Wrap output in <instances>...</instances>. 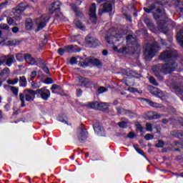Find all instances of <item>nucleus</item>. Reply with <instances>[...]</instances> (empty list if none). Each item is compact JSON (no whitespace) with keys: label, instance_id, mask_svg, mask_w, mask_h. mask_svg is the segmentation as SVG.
Here are the masks:
<instances>
[{"label":"nucleus","instance_id":"f257e3e1","mask_svg":"<svg viewBox=\"0 0 183 183\" xmlns=\"http://www.w3.org/2000/svg\"><path fill=\"white\" fill-rule=\"evenodd\" d=\"M177 66H178V64H177L176 62L167 63L164 64H159L152 67V71L155 76H157V78H159V76H161L159 72L164 74V75H167V74L174 72V71L177 69Z\"/></svg>","mask_w":183,"mask_h":183},{"label":"nucleus","instance_id":"f03ea898","mask_svg":"<svg viewBox=\"0 0 183 183\" xmlns=\"http://www.w3.org/2000/svg\"><path fill=\"white\" fill-rule=\"evenodd\" d=\"M161 47L158 45L157 41H154L152 44L148 43L146 44L144 51H143V56L146 61H151L154 56L159 52Z\"/></svg>","mask_w":183,"mask_h":183},{"label":"nucleus","instance_id":"7ed1b4c3","mask_svg":"<svg viewBox=\"0 0 183 183\" xmlns=\"http://www.w3.org/2000/svg\"><path fill=\"white\" fill-rule=\"evenodd\" d=\"M35 95H37L36 90L32 89H26L24 93L19 94V99L21 102V107H25V99L27 102H32L35 99Z\"/></svg>","mask_w":183,"mask_h":183},{"label":"nucleus","instance_id":"20e7f679","mask_svg":"<svg viewBox=\"0 0 183 183\" xmlns=\"http://www.w3.org/2000/svg\"><path fill=\"white\" fill-rule=\"evenodd\" d=\"M183 79L182 77L174 76L172 79L171 84V88L173 89L174 92L179 97V98H183Z\"/></svg>","mask_w":183,"mask_h":183},{"label":"nucleus","instance_id":"39448f33","mask_svg":"<svg viewBox=\"0 0 183 183\" xmlns=\"http://www.w3.org/2000/svg\"><path fill=\"white\" fill-rule=\"evenodd\" d=\"M169 1V0H159V1L152 3V4H150L149 8L144 7L143 9L144 12H147V14H151V12H152V11H155V9L157 14H164L165 10L159 9L158 6L167 5Z\"/></svg>","mask_w":183,"mask_h":183},{"label":"nucleus","instance_id":"423d86ee","mask_svg":"<svg viewBox=\"0 0 183 183\" xmlns=\"http://www.w3.org/2000/svg\"><path fill=\"white\" fill-rule=\"evenodd\" d=\"M177 56L178 52L176 50L170 49L162 52L159 56V59H160V61H164V62H169V61L175 59Z\"/></svg>","mask_w":183,"mask_h":183},{"label":"nucleus","instance_id":"0eeeda50","mask_svg":"<svg viewBox=\"0 0 183 183\" xmlns=\"http://www.w3.org/2000/svg\"><path fill=\"white\" fill-rule=\"evenodd\" d=\"M50 17L48 14H43L40 17L35 19V24L37 28L35 32H39L41 29H44L46 26V24L49 21Z\"/></svg>","mask_w":183,"mask_h":183},{"label":"nucleus","instance_id":"6e6552de","mask_svg":"<svg viewBox=\"0 0 183 183\" xmlns=\"http://www.w3.org/2000/svg\"><path fill=\"white\" fill-rule=\"evenodd\" d=\"M111 32V35L109 36H106V41L108 44H114V41H111V39H114L115 41H119V39H122L124 41V33L122 30H109Z\"/></svg>","mask_w":183,"mask_h":183},{"label":"nucleus","instance_id":"1a4fd4ad","mask_svg":"<svg viewBox=\"0 0 183 183\" xmlns=\"http://www.w3.org/2000/svg\"><path fill=\"white\" fill-rule=\"evenodd\" d=\"M77 138L81 143L85 142L86 138H88V132L84 124H81L77 130Z\"/></svg>","mask_w":183,"mask_h":183},{"label":"nucleus","instance_id":"9d476101","mask_svg":"<svg viewBox=\"0 0 183 183\" xmlns=\"http://www.w3.org/2000/svg\"><path fill=\"white\" fill-rule=\"evenodd\" d=\"M37 95L43 99L44 101H48L51 97V91L46 89V87H41V89H36Z\"/></svg>","mask_w":183,"mask_h":183},{"label":"nucleus","instance_id":"9b49d317","mask_svg":"<svg viewBox=\"0 0 183 183\" xmlns=\"http://www.w3.org/2000/svg\"><path fill=\"white\" fill-rule=\"evenodd\" d=\"M85 41L90 48H97L100 44L99 41L91 35H88Z\"/></svg>","mask_w":183,"mask_h":183},{"label":"nucleus","instance_id":"f8f14e48","mask_svg":"<svg viewBox=\"0 0 183 183\" xmlns=\"http://www.w3.org/2000/svg\"><path fill=\"white\" fill-rule=\"evenodd\" d=\"M148 91L150 92V94L155 95V97H157L161 99L165 97V94L161 91V89L154 87L153 86H148Z\"/></svg>","mask_w":183,"mask_h":183},{"label":"nucleus","instance_id":"ddd939ff","mask_svg":"<svg viewBox=\"0 0 183 183\" xmlns=\"http://www.w3.org/2000/svg\"><path fill=\"white\" fill-rule=\"evenodd\" d=\"M89 15L90 16V21L93 24H97V5L92 4L89 10Z\"/></svg>","mask_w":183,"mask_h":183},{"label":"nucleus","instance_id":"4468645a","mask_svg":"<svg viewBox=\"0 0 183 183\" xmlns=\"http://www.w3.org/2000/svg\"><path fill=\"white\" fill-rule=\"evenodd\" d=\"M3 64H5L7 66H11L15 62V56L14 54H8L7 56H1Z\"/></svg>","mask_w":183,"mask_h":183},{"label":"nucleus","instance_id":"2eb2a0df","mask_svg":"<svg viewBox=\"0 0 183 183\" xmlns=\"http://www.w3.org/2000/svg\"><path fill=\"white\" fill-rule=\"evenodd\" d=\"M152 14L154 19L157 21L159 29H161V31H162L163 32H168V29L165 28V25H167V23H165L164 20L159 21V15H158L155 12H153Z\"/></svg>","mask_w":183,"mask_h":183},{"label":"nucleus","instance_id":"dca6fc26","mask_svg":"<svg viewBox=\"0 0 183 183\" xmlns=\"http://www.w3.org/2000/svg\"><path fill=\"white\" fill-rule=\"evenodd\" d=\"M24 60L26 61V64H29V65H36V59L34 57H32V55L31 54H24Z\"/></svg>","mask_w":183,"mask_h":183},{"label":"nucleus","instance_id":"f3484780","mask_svg":"<svg viewBox=\"0 0 183 183\" xmlns=\"http://www.w3.org/2000/svg\"><path fill=\"white\" fill-rule=\"evenodd\" d=\"M61 2L55 1L51 4V7L49 8L50 14H54V12H59L61 11Z\"/></svg>","mask_w":183,"mask_h":183},{"label":"nucleus","instance_id":"a211bd4d","mask_svg":"<svg viewBox=\"0 0 183 183\" xmlns=\"http://www.w3.org/2000/svg\"><path fill=\"white\" fill-rule=\"evenodd\" d=\"M93 128L94 129V132L97 134V135H102V132H104V127L99 124L95 123L93 125Z\"/></svg>","mask_w":183,"mask_h":183},{"label":"nucleus","instance_id":"6ab92c4d","mask_svg":"<svg viewBox=\"0 0 183 183\" xmlns=\"http://www.w3.org/2000/svg\"><path fill=\"white\" fill-rule=\"evenodd\" d=\"M176 38L179 45L183 48V29H180L179 31L177 32Z\"/></svg>","mask_w":183,"mask_h":183},{"label":"nucleus","instance_id":"aec40b11","mask_svg":"<svg viewBox=\"0 0 183 183\" xmlns=\"http://www.w3.org/2000/svg\"><path fill=\"white\" fill-rule=\"evenodd\" d=\"M23 11H21L20 9H17L16 7L15 9H13V14L14 15V18L16 21H21V15Z\"/></svg>","mask_w":183,"mask_h":183},{"label":"nucleus","instance_id":"412c9836","mask_svg":"<svg viewBox=\"0 0 183 183\" xmlns=\"http://www.w3.org/2000/svg\"><path fill=\"white\" fill-rule=\"evenodd\" d=\"M79 66H82L83 68H86V66H89L91 65V59L87 58L84 59H81V61L79 62Z\"/></svg>","mask_w":183,"mask_h":183},{"label":"nucleus","instance_id":"4be33fe9","mask_svg":"<svg viewBox=\"0 0 183 183\" xmlns=\"http://www.w3.org/2000/svg\"><path fill=\"white\" fill-rule=\"evenodd\" d=\"M162 117L161 114H157L155 112H150L147 114L148 119H158Z\"/></svg>","mask_w":183,"mask_h":183},{"label":"nucleus","instance_id":"5701e85b","mask_svg":"<svg viewBox=\"0 0 183 183\" xmlns=\"http://www.w3.org/2000/svg\"><path fill=\"white\" fill-rule=\"evenodd\" d=\"M147 104L153 108H162V104H158L157 102H154L149 99H145Z\"/></svg>","mask_w":183,"mask_h":183},{"label":"nucleus","instance_id":"b1692460","mask_svg":"<svg viewBox=\"0 0 183 183\" xmlns=\"http://www.w3.org/2000/svg\"><path fill=\"white\" fill-rule=\"evenodd\" d=\"M174 4L179 8L180 12H183V0H174Z\"/></svg>","mask_w":183,"mask_h":183},{"label":"nucleus","instance_id":"393cba45","mask_svg":"<svg viewBox=\"0 0 183 183\" xmlns=\"http://www.w3.org/2000/svg\"><path fill=\"white\" fill-rule=\"evenodd\" d=\"M109 105H108V103H99V107H98V109L99 111H108L109 109Z\"/></svg>","mask_w":183,"mask_h":183},{"label":"nucleus","instance_id":"a878e982","mask_svg":"<svg viewBox=\"0 0 183 183\" xmlns=\"http://www.w3.org/2000/svg\"><path fill=\"white\" fill-rule=\"evenodd\" d=\"M19 81V86L25 87L28 84V81H26V77H25V76H20Z\"/></svg>","mask_w":183,"mask_h":183},{"label":"nucleus","instance_id":"bb28decb","mask_svg":"<svg viewBox=\"0 0 183 183\" xmlns=\"http://www.w3.org/2000/svg\"><path fill=\"white\" fill-rule=\"evenodd\" d=\"M111 11H112V4L111 3H105L103 5V11L111 12Z\"/></svg>","mask_w":183,"mask_h":183},{"label":"nucleus","instance_id":"cd10ccee","mask_svg":"<svg viewBox=\"0 0 183 183\" xmlns=\"http://www.w3.org/2000/svg\"><path fill=\"white\" fill-rule=\"evenodd\" d=\"M90 65H94L95 66H102V64H101V61L98 59H90Z\"/></svg>","mask_w":183,"mask_h":183},{"label":"nucleus","instance_id":"c85d7f7f","mask_svg":"<svg viewBox=\"0 0 183 183\" xmlns=\"http://www.w3.org/2000/svg\"><path fill=\"white\" fill-rule=\"evenodd\" d=\"M31 86L32 88V89H39V88H41V86H42V84L41 83V81H32L31 83Z\"/></svg>","mask_w":183,"mask_h":183},{"label":"nucleus","instance_id":"c756f323","mask_svg":"<svg viewBox=\"0 0 183 183\" xmlns=\"http://www.w3.org/2000/svg\"><path fill=\"white\" fill-rule=\"evenodd\" d=\"M171 135L175 137L176 138H182L183 132L179 130H174L171 132Z\"/></svg>","mask_w":183,"mask_h":183},{"label":"nucleus","instance_id":"7c9ffc66","mask_svg":"<svg viewBox=\"0 0 183 183\" xmlns=\"http://www.w3.org/2000/svg\"><path fill=\"white\" fill-rule=\"evenodd\" d=\"M25 25L27 31H31V29H32V26L34 25L32 24V20L31 19H26Z\"/></svg>","mask_w":183,"mask_h":183},{"label":"nucleus","instance_id":"2f4dec72","mask_svg":"<svg viewBox=\"0 0 183 183\" xmlns=\"http://www.w3.org/2000/svg\"><path fill=\"white\" fill-rule=\"evenodd\" d=\"M99 104V102H92V103H89L88 107L89 108H92V109H98Z\"/></svg>","mask_w":183,"mask_h":183},{"label":"nucleus","instance_id":"473e14b6","mask_svg":"<svg viewBox=\"0 0 183 183\" xmlns=\"http://www.w3.org/2000/svg\"><path fill=\"white\" fill-rule=\"evenodd\" d=\"M10 90L15 97H18V94L19 93V89L18 87L10 86Z\"/></svg>","mask_w":183,"mask_h":183},{"label":"nucleus","instance_id":"72a5a7b5","mask_svg":"<svg viewBox=\"0 0 183 183\" xmlns=\"http://www.w3.org/2000/svg\"><path fill=\"white\" fill-rule=\"evenodd\" d=\"M18 82H19V79L18 78L7 80V84H9V85H16Z\"/></svg>","mask_w":183,"mask_h":183},{"label":"nucleus","instance_id":"f704fd0d","mask_svg":"<svg viewBox=\"0 0 183 183\" xmlns=\"http://www.w3.org/2000/svg\"><path fill=\"white\" fill-rule=\"evenodd\" d=\"M16 8L19 9L21 12H24V11L26 9V3H20Z\"/></svg>","mask_w":183,"mask_h":183},{"label":"nucleus","instance_id":"c9c22d12","mask_svg":"<svg viewBox=\"0 0 183 183\" xmlns=\"http://www.w3.org/2000/svg\"><path fill=\"white\" fill-rule=\"evenodd\" d=\"M81 82L84 86H86V85H92V81L86 78L82 79Z\"/></svg>","mask_w":183,"mask_h":183},{"label":"nucleus","instance_id":"e433bc0d","mask_svg":"<svg viewBox=\"0 0 183 183\" xmlns=\"http://www.w3.org/2000/svg\"><path fill=\"white\" fill-rule=\"evenodd\" d=\"M9 68L6 67L4 69L0 70V76H4V75H6V74H9Z\"/></svg>","mask_w":183,"mask_h":183},{"label":"nucleus","instance_id":"4c0bfd02","mask_svg":"<svg viewBox=\"0 0 183 183\" xmlns=\"http://www.w3.org/2000/svg\"><path fill=\"white\" fill-rule=\"evenodd\" d=\"M41 69H43L44 72H45V74H47V75H51V72L49 71V68H48V66H46V64L41 66Z\"/></svg>","mask_w":183,"mask_h":183},{"label":"nucleus","instance_id":"58836bf2","mask_svg":"<svg viewBox=\"0 0 183 183\" xmlns=\"http://www.w3.org/2000/svg\"><path fill=\"white\" fill-rule=\"evenodd\" d=\"M71 51L72 54L81 52V49H79V47H78L76 45H71Z\"/></svg>","mask_w":183,"mask_h":183},{"label":"nucleus","instance_id":"ea45409f","mask_svg":"<svg viewBox=\"0 0 183 183\" xmlns=\"http://www.w3.org/2000/svg\"><path fill=\"white\" fill-rule=\"evenodd\" d=\"M126 39L127 41V44H134V41H135V39L131 35L127 36Z\"/></svg>","mask_w":183,"mask_h":183},{"label":"nucleus","instance_id":"a19ab883","mask_svg":"<svg viewBox=\"0 0 183 183\" xmlns=\"http://www.w3.org/2000/svg\"><path fill=\"white\" fill-rule=\"evenodd\" d=\"M149 81L150 84H152V85H154L155 86H158V83L157 82V79L154 78V76H150L149 78Z\"/></svg>","mask_w":183,"mask_h":183},{"label":"nucleus","instance_id":"79ce46f5","mask_svg":"<svg viewBox=\"0 0 183 183\" xmlns=\"http://www.w3.org/2000/svg\"><path fill=\"white\" fill-rule=\"evenodd\" d=\"M165 145V143L162 140H159L158 143L155 144V147L157 148H164V146Z\"/></svg>","mask_w":183,"mask_h":183},{"label":"nucleus","instance_id":"37998d69","mask_svg":"<svg viewBox=\"0 0 183 183\" xmlns=\"http://www.w3.org/2000/svg\"><path fill=\"white\" fill-rule=\"evenodd\" d=\"M74 24L76 26H77V28H79V29H84V27L82 26V23H81V21H79V20H74Z\"/></svg>","mask_w":183,"mask_h":183},{"label":"nucleus","instance_id":"c03bdc74","mask_svg":"<svg viewBox=\"0 0 183 183\" xmlns=\"http://www.w3.org/2000/svg\"><path fill=\"white\" fill-rule=\"evenodd\" d=\"M16 59L19 61V62H21V61H24V55L21 53H18L16 54Z\"/></svg>","mask_w":183,"mask_h":183},{"label":"nucleus","instance_id":"a18cd8bd","mask_svg":"<svg viewBox=\"0 0 183 183\" xmlns=\"http://www.w3.org/2000/svg\"><path fill=\"white\" fill-rule=\"evenodd\" d=\"M108 91L107 88H105L104 86H101L98 89L97 92L98 94H104V92H107Z\"/></svg>","mask_w":183,"mask_h":183},{"label":"nucleus","instance_id":"49530a36","mask_svg":"<svg viewBox=\"0 0 183 183\" xmlns=\"http://www.w3.org/2000/svg\"><path fill=\"white\" fill-rule=\"evenodd\" d=\"M36 65H38V64H39V65H41V66H43L44 64H46V63H45L44 61V60L41 58H37L36 59Z\"/></svg>","mask_w":183,"mask_h":183},{"label":"nucleus","instance_id":"de8ad7c7","mask_svg":"<svg viewBox=\"0 0 183 183\" xmlns=\"http://www.w3.org/2000/svg\"><path fill=\"white\" fill-rule=\"evenodd\" d=\"M36 75H38L36 71H31V73L30 74V79L29 81H34V79H35V76H36Z\"/></svg>","mask_w":183,"mask_h":183},{"label":"nucleus","instance_id":"09e8293b","mask_svg":"<svg viewBox=\"0 0 183 183\" xmlns=\"http://www.w3.org/2000/svg\"><path fill=\"white\" fill-rule=\"evenodd\" d=\"M117 125H119V128H127V122H120L117 123Z\"/></svg>","mask_w":183,"mask_h":183},{"label":"nucleus","instance_id":"8fccbe9b","mask_svg":"<svg viewBox=\"0 0 183 183\" xmlns=\"http://www.w3.org/2000/svg\"><path fill=\"white\" fill-rule=\"evenodd\" d=\"M146 131L152 132V124L150 123L146 124Z\"/></svg>","mask_w":183,"mask_h":183},{"label":"nucleus","instance_id":"3c124183","mask_svg":"<svg viewBox=\"0 0 183 183\" xmlns=\"http://www.w3.org/2000/svg\"><path fill=\"white\" fill-rule=\"evenodd\" d=\"M136 131H137V132H142V131H144V127L139 124H136Z\"/></svg>","mask_w":183,"mask_h":183},{"label":"nucleus","instance_id":"603ef678","mask_svg":"<svg viewBox=\"0 0 183 183\" xmlns=\"http://www.w3.org/2000/svg\"><path fill=\"white\" fill-rule=\"evenodd\" d=\"M66 52H69L70 54H72V45H69L64 46Z\"/></svg>","mask_w":183,"mask_h":183},{"label":"nucleus","instance_id":"864d4df0","mask_svg":"<svg viewBox=\"0 0 183 183\" xmlns=\"http://www.w3.org/2000/svg\"><path fill=\"white\" fill-rule=\"evenodd\" d=\"M43 82H44V84H46L47 85H49V84L54 83V80H52L49 77H47Z\"/></svg>","mask_w":183,"mask_h":183},{"label":"nucleus","instance_id":"5fc2aeb1","mask_svg":"<svg viewBox=\"0 0 183 183\" xmlns=\"http://www.w3.org/2000/svg\"><path fill=\"white\" fill-rule=\"evenodd\" d=\"M70 64L71 65H75L76 64H78V60H76V57H71L70 59Z\"/></svg>","mask_w":183,"mask_h":183},{"label":"nucleus","instance_id":"6e6d98bb","mask_svg":"<svg viewBox=\"0 0 183 183\" xmlns=\"http://www.w3.org/2000/svg\"><path fill=\"white\" fill-rule=\"evenodd\" d=\"M144 138L147 141H149V139H154V135L151 134H147L144 136Z\"/></svg>","mask_w":183,"mask_h":183},{"label":"nucleus","instance_id":"4d7b16f0","mask_svg":"<svg viewBox=\"0 0 183 183\" xmlns=\"http://www.w3.org/2000/svg\"><path fill=\"white\" fill-rule=\"evenodd\" d=\"M65 52H66V50H65V47H64V48H59V49H58V54H59V55H64V54H65Z\"/></svg>","mask_w":183,"mask_h":183},{"label":"nucleus","instance_id":"13d9d810","mask_svg":"<svg viewBox=\"0 0 183 183\" xmlns=\"http://www.w3.org/2000/svg\"><path fill=\"white\" fill-rule=\"evenodd\" d=\"M70 6L72 11H74V12L76 11L79 9L78 6H76V4L74 3L70 4Z\"/></svg>","mask_w":183,"mask_h":183},{"label":"nucleus","instance_id":"bf43d9fd","mask_svg":"<svg viewBox=\"0 0 183 183\" xmlns=\"http://www.w3.org/2000/svg\"><path fill=\"white\" fill-rule=\"evenodd\" d=\"M7 24H9V25H14L15 24V21L14 19H12L11 17H8Z\"/></svg>","mask_w":183,"mask_h":183},{"label":"nucleus","instance_id":"052dcab7","mask_svg":"<svg viewBox=\"0 0 183 183\" xmlns=\"http://www.w3.org/2000/svg\"><path fill=\"white\" fill-rule=\"evenodd\" d=\"M0 28H1V29H5L6 31H8V29H9V26L6 24H0Z\"/></svg>","mask_w":183,"mask_h":183},{"label":"nucleus","instance_id":"680f3d73","mask_svg":"<svg viewBox=\"0 0 183 183\" xmlns=\"http://www.w3.org/2000/svg\"><path fill=\"white\" fill-rule=\"evenodd\" d=\"M74 12H75L76 16H79L80 18H82L84 16V14H82V12H81V11H79V9Z\"/></svg>","mask_w":183,"mask_h":183},{"label":"nucleus","instance_id":"e2e57ef3","mask_svg":"<svg viewBox=\"0 0 183 183\" xmlns=\"http://www.w3.org/2000/svg\"><path fill=\"white\" fill-rule=\"evenodd\" d=\"M134 147L137 152H138V154H140V155H144V152L141 150V149L136 147L135 146H134Z\"/></svg>","mask_w":183,"mask_h":183},{"label":"nucleus","instance_id":"0e129e2a","mask_svg":"<svg viewBox=\"0 0 183 183\" xmlns=\"http://www.w3.org/2000/svg\"><path fill=\"white\" fill-rule=\"evenodd\" d=\"M6 5H8V1H4L3 3L0 4V9H4V8H5V6H6Z\"/></svg>","mask_w":183,"mask_h":183},{"label":"nucleus","instance_id":"69168bd1","mask_svg":"<svg viewBox=\"0 0 183 183\" xmlns=\"http://www.w3.org/2000/svg\"><path fill=\"white\" fill-rule=\"evenodd\" d=\"M59 121L61 122H63L64 124H68V118L67 117L59 118Z\"/></svg>","mask_w":183,"mask_h":183},{"label":"nucleus","instance_id":"338daca9","mask_svg":"<svg viewBox=\"0 0 183 183\" xmlns=\"http://www.w3.org/2000/svg\"><path fill=\"white\" fill-rule=\"evenodd\" d=\"M134 137H135V133L132 132H129L127 135V138H130L131 139H132V138H134Z\"/></svg>","mask_w":183,"mask_h":183},{"label":"nucleus","instance_id":"774afa93","mask_svg":"<svg viewBox=\"0 0 183 183\" xmlns=\"http://www.w3.org/2000/svg\"><path fill=\"white\" fill-rule=\"evenodd\" d=\"M59 89V85H57V84H52L51 87V89H54V90H56V89Z\"/></svg>","mask_w":183,"mask_h":183}]
</instances>
